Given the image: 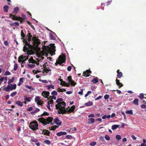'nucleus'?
Returning a JSON list of instances; mask_svg holds the SVG:
<instances>
[{
	"mask_svg": "<svg viewBox=\"0 0 146 146\" xmlns=\"http://www.w3.org/2000/svg\"><path fill=\"white\" fill-rule=\"evenodd\" d=\"M27 36L28 37V39H26L28 44L27 45H29L30 48H32L35 46V47H38L39 45L40 44V40L38 37L35 36H33L32 37L31 33H29L27 34Z\"/></svg>",
	"mask_w": 146,
	"mask_h": 146,
	"instance_id": "nucleus-1",
	"label": "nucleus"
},
{
	"mask_svg": "<svg viewBox=\"0 0 146 146\" xmlns=\"http://www.w3.org/2000/svg\"><path fill=\"white\" fill-rule=\"evenodd\" d=\"M63 99L62 98L58 99L56 101L58 104L55 105L56 109L58 110V113L59 114H65L67 111L65 106H66L65 102L62 101Z\"/></svg>",
	"mask_w": 146,
	"mask_h": 146,
	"instance_id": "nucleus-2",
	"label": "nucleus"
},
{
	"mask_svg": "<svg viewBox=\"0 0 146 146\" xmlns=\"http://www.w3.org/2000/svg\"><path fill=\"white\" fill-rule=\"evenodd\" d=\"M42 48L46 52L50 53L51 56L55 54V46H54V44H51L49 46L43 45Z\"/></svg>",
	"mask_w": 146,
	"mask_h": 146,
	"instance_id": "nucleus-3",
	"label": "nucleus"
},
{
	"mask_svg": "<svg viewBox=\"0 0 146 146\" xmlns=\"http://www.w3.org/2000/svg\"><path fill=\"white\" fill-rule=\"evenodd\" d=\"M53 118L50 117H48L46 119H44L43 117H40L38 119V121L40 123L43 124L44 126L46 125L47 124H49L50 123L51 125H52L54 124V123H52Z\"/></svg>",
	"mask_w": 146,
	"mask_h": 146,
	"instance_id": "nucleus-4",
	"label": "nucleus"
},
{
	"mask_svg": "<svg viewBox=\"0 0 146 146\" xmlns=\"http://www.w3.org/2000/svg\"><path fill=\"white\" fill-rule=\"evenodd\" d=\"M38 123L36 120L31 121L29 125V128L33 131L37 130L38 129Z\"/></svg>",
	"mask_w": 146,
	"mask_h": 146,
	"instance_id": "nucleus-5",
	"label": "nucleus"
},
{
	"mask_svg": "<svg viewBox=\"0 0 146 146\" xmlns=\"http://www.w3.org/2000/svg\"><path fill=\"white\" fill-rule=\"evenodd\" d=\"M9 17L13 20L19 21L21 24H22L23 23V20H22L21 17L16 16L15 15H13L12 13L9 14Z\"/></svg>",
	"mask_w": 146,
	"mask_h": 146,
	"instance_id": "nucleus-6",
	"label": "nucleus"
},
{
	"mask_svg": "<svg viewBox=\"0 0 146 146\" xmlns=\"http://www.w3.org/2000/svg\"><path fill=\"white\" fill-rule=\"evenodd\" d=\"M17 86L16 84H14L12 86H11L9 85L3 88V89L4 91H5L7 92H9L10 90L12 91L13 90H15Z\"/></svg>",
	"mask_w": 146,
	"mask_h": 146,
	"instance_id": "nucleus-7",
	"label": "nucleus"
},
{
	"mask_svg": "<svg viewBox=\"0 0 146 146\" xmlns=\"http://www.w3.org/2000/svg\"><path fill=\"white\" fill-rule=\"evenodd\" d=\"M23 47V50L24 52H25L26 51H29V49H38L40 50V47H35L34 46L32 48H30L29 45H25V44Z\"/></svg>",
	"mask_w": 146,
	"mask_h": 146,
	"instance_id": "nucleus-8",
	"label": "nucleus"
},
{
	"mask_svg": "<svg viewBox=\"0 0 146 146\" xmlns=\"http://www.w3.org/2000/svg\"><path fill=\"white\" fill-rule=\"evenodd\" d=\"M25 35L24 33L23 30L21 31V36L22 37L21 39L22 40L23 43L25 44V45H28V44L27 42V40L26 38H25Z\"/></svg>",
	"mask_w": 146,
	"mask_h": 146,
	"instance_id": "nucleus-9",
	"label": "nucleus"
},
{
	"mask_svg": "<svg viewBox=\"0 0 146 146\" xmlns=\"http://www.w3.org/2000/svg\"><path fill=\"white\" fill-rule=\"evenodd\" d=\"M66 60V58L64 57L62 55H60L58 57L59 64L61 65L62 64L64 63Z\"/></svg>",
	"mask_w": 146,
	"mask_h": 146,
	"instance_id": "nucleus-10",
	"label": "nucleus"
},
{
	"mask_svg": "<svg viewBox=\"0 0 146 146\" xmlns=\"http://www.w3.org/2000/svg\"><path fill=\"white\" fill-rule=\"evenodd\" d=\"M67 80L69 83L73 86H74L76 84V83L72 80L71 76H69L67 77Z\"/></svg>",
	"mask_w": 146,
	"mask_h": 146,
	"instance_id": "nucleus-11",
	"label": "nucleus"
},
{
	"mask_svg": "<svg viewBox=\"0 0 146 146\" xmlns=\"http://www.w3.org/2000/svg\"><path fill=\"white\" fill-rule=\"evenodd\" d=\"M91 73V71L90 70H87L83 72L82 76L85 77H88L90 75V74Z\"/></svg>",
	"mask_w": 146,
	"mask_h": 146,
	"instance_id": "nucleus-12",
	"label": "nucleus"
},
{
	"mask_svg": "<svg viewBox=\"0 0 146 146\" xmlns=\"http://www.w3.org/2000/svg\"><path fill=\"white\" fill-rule=\"evenodd\" d=\"M50 93L48 92L44 91L42 92V94L43 96L46 98H48V97L49 96Z\"/></svg>",
	"mask_w": 146,
	"mask_h": 146,
	"instance_id": "nucleus-13",
	"label": "nucleus"
},
{
	"mask_svg": "<svg viewBox=\"0 0 146 146\" xmlns=\"http://www.w3.org/2000/svg\"><path fill=\"white\" fill-rule=\"evenodd\" d=\"M75 106L74 105H73L71 107V108H69L68 110V111L67 110L68 108L66 109L67 111L66 112V113L67 112L69 113L73 112L74 111V110L75 109Z\"/></svg>",
	"mask_w": 146,
	"mask_h": 146,
	"instance_id": "nucleus-14",
	"label": "nucleus"
},
{
	"mask_svg": "<svg viewBox=\"0 0 146 146\" xmlns=\"http://www.w3.org/2000/svg\"><path fill=\"white\" fill-rule=\"evenodd\" d=\"M59 121L58 118L57 117L54 119V122L56 124L60 126L62 122L61 121L59 122Z\"/></svg>",
	"mask_w": 146,
	"mask_h": 146,
	"instance_id": "nucleus-15",
	"label": "nucleus"
},
{
	"mask_svg": "<svg viewBox=\"0 0 146 146\" xmlns=\"http://www.w3.org/2000/svg\"><path fill=\"white\" fill-rule=\"evenodd\" d=\"M116 84L119 88H120L123 86L122 83L119 82V80L117 79L116 80Z\"/></svg>",
	"mask_w": 146,
	"mask_h": 146,
	"instance_id": "nucleus-16",
	"label": "nucleus"
},
{
	"mask_svg": "<svg viewBox=\"0 0 146 146\" xmlns=\"http://www.w3.org/2000/svg\"><path fill=\"white\" fill-rule=\"evenodd\" d=\"M67 134V133L64 131H60L57 133L56 134V135L58 136H60L61 135H66Z\"/></svg>",
	"mask_w": 146,
	"mask_h": 146,
	"instance_id": "nucleus-17",
	"label": "nucleus"
},
{
	"mask_svg": "<svg viewBox=\"0 0 146 146\" xmlns=\"http://www.w3.org/2000/svg\"><path fill=\"white\" fill-rule=\"evenodd\" d=\"M119 70H118L117 71V78H120L122 76L123 74L121 72H119Z\"/></svg>",
	"mask_w": 146,
	"mask_h": 146,
	"instance_id": "nucleus-18",
	"label": "nucleus"
},
{
	"mask_svg": "<svg viewBox=\"0 0 146 146\" xmlns=\"http://www.w3.org/2000/svg\"><path fill=\"white\" fill-rule=\"evenodd\" d=\"M19 9L18 7H16L14 8V11H13V13L15 14H17L19 11Z\"/></svg>",
	"mask_w": 146,
	"mask_h": 146,
	"instance_id": "nucleus-19",
	"label": "nucleus"
},
{
	"mask_svg": "<svg viewBox=\"0 0 146 146\" xmlns=\"http://www.w3.org/2000/svg\"><path fill=\"white\" fill-rule=\"evenodd\" d=\"M44 132L43 134L48 136H50V132L48 130L44 129Z\"/></svg>",
	"mask_w": 146,
	"mask_h": 146,
	"instance_id": "nucleus-20",
	"label": "nucleus"
},
{
	"mask_svg": "<svg viewBox=\"0 0 146 146\" xmlns=\"http://www.w3.org/2000/svg\"><path fill=\"white\" fill-rule=\"evenodd\" d=\"M9 25L11 26H19V24L18 22H15L13 23H10Z\"/></svg>",
	"mask_w": 146,
	"mask_h": 146,
	"instance_id": "nucleus-21",
	"label": "nucleus"
},
{
	"mask_svg": "<svg viewBox=\"0 0 146 146\" xmlns=\"http://www.w3.org/2000/svg\"><path fill=\"white\" fill-rule=\"evenodd\" d=\"M88 123L89 124H92L94 122L95 119L94 118H91L88 119Z\"/></svg>",
	"mask_w": 146,
	"mask_h": 146,
	"instance_id": "nucleus-22",
	"label": "nucleus"
},
{
	"mask_svg": "<svg viewBox=\"0 0 146 146\" xmlns=\"http://www.w3.org/2000/svg\"><path fill=\"white\" fill-rule=\"evenodd\" d=\"M25 57V56H23V55H21L18 58V62H21L22 61V60L24 59Z\"/></svg>",
	"mask_w": 146,
	"mask_h": 146,
	"instance_id": "nucleus-23",
	"label": "nucleus"
},
{
	"mask_svg": "<svg viewBox=\"0 0 146 146\" xmlns=\"http://www.w3.org/2000/svg\"><path fill=\"white\" fill-rule=\"evenodd\" d=\"M4 11L5 13H7L8 12V10L9 9V7L7 5H5L3 7Z\"/></svg>",
	"mask_w": 146,
	"mask_h": 146,
	"instance_id": "nucleus-24",
	"label": "nucleus"
},
{
	"mask_svg": "<svg viewBox=\"0 0 146 146\" xmlns=\"http://www.w3.org/2000/svg\"><path fill=\"white\" fill-rule=\"evenodd\" d=\"M15 78L14 77L12 78L11 79H8L9 81L8 83L9 84H10L11 85H12V84H10L11 83L13 82Z\"/></svg>",
	"mask_w": 146,
	"mask_h": 146,
	"instance_id": "nucleus-25",
	"label": "nucleus"
},
{
	"mask_svg": "<svg viewBox=\"0 0 146 146\" xmlns=\"http://www.w3.org/2000/svg\"><path fill=\"white\" fill-rule=\"evenodd\" d=\"M119 127V125H114L112 126L111 129L112 130H115Z\"/></svg>",
	"mask_w": 146,
	"mask_h": 146,
	"instance_id": "nucleus-26",
	"label": "nucleus"
},
{
	"mask_svg": "<svg viewBox=\"0 0 146 146\" xmlns=\"http://www.w3.org/2000/svg\"><path fill=\"white\" fill-rule=\"evenodd\" d=\"M47 100H48V102H49V104H51V107H52V105H53L54 104V101L52 100H51L50 98H48Z\"/></svg>",
	"mask_w": 146,
	"mask_h": 146,
	"instance_id": "nucleus-27",
	"label": "nucleus"
},
{
	"mask_svg": "<svg viewBox=\"0 0 146 146\" xmlns=\"http://www.w3.org/2000/svg\"><path fill=\"white\" fill-rule=\"evenodd\" d=\"M45 87H46L48 88V90H50L51 88H52L53 89H54V86L52 85H50L48 86H46Z\"/></svg>",
	"mask_w": 146,
	"mask_h": 146,
	"instance_id": "nucleus-28",
	"label": "nucleus"
},
{
	"mask_svg": "<svg viewBox=\"0 0 146 146\" xmlns=\"http://www.w3.org/2000/svg\"><path fill=\"white\" fill-rule=\"evenodd\" d=\"M23 102H21L20 101H18L16 102V103L19 106L22 107L23 106Z\"/></svg>",
	"mask_w": 146,
	"mask_h": 146,
	"instance_id": "nucleus-29",
	"label": "nucleus"
},
{
	"mask_svg": "<svg viewBox=\"0 0 146 146\" xmlns=\"http://www.w3.org/2000/svg\"><path fill=\"white\" fill-rule=\"evenodd\" d=\"M98 78L96 77L95 78H94L92 80V82L94 84H96L98 82Z\"/></svg>",
	"mask_w": 146,
	"mask_h": 146,
	"instance_id": "nucleus-30",
	"label": "nucleus"
},
{
	"mask_svg": "<svg viewBox=\"0 0 146 146\" xmlns=\"http://www.w3.org/2000/svg\"><path fill=\"white\" fill-rule=\"evenodd\" d=\"M49 36L50 39L51 40H55L56 39V38L55 36H54V35L51 33L50 34Z\"/></svg>",
	"mask_w": 146,
	"mask_h": 146,
	"instance_id": "nucleus-31",
	"label": "nucleus"
},
{
	"mask_svg": "<svg viewBox=\"0 0 146 146\" xmlns=\"http://www.w3.org/2000/svg\"><path fill=\"white\" fill-rule=\"evenodd\" d=\"M139 100L137 98L135 99L133 101V103L135 105H138Z\"/></svg>",
	"mask_w": 146,
	"mask_h": 146,
	"instance_id": "nucleus-32",
	"label": "nucleus"
},
{
	"mask_svg": "<svg viewBox=\"0 0 146 146\" xmlns=\"http://www.w3.org/2000/svg\"><path fill=\"white\" fill-rule=\"evenodd\" d=\"M59 125H54L52 126L51 127V130H52L54 131L55 130V129H56L57 128H58L59 127Z\"/></svg>",
	"mask_w": 146,
	"mask_h": 146,
	"instance_id": "nucleus-33",
	"label": "nucleus"
},
{
	"mask_svg": "<svg viewBox=\"0 0 146 146\" xmlns=\"http://www.w3.org/2000/svg\"><path fill=\"white\" fill-rule=\"evenodd\" d=\"M93 105V103L92 102H88L86 103L85 105L87 106H90Z\"/></svg>",
	"mask_w": 146,
	"mask_h": 146,
	"instance_id": "nucleus-34",
	"label": "nucleus"
},
{
	"mask_svg": "<svg viewBox=\"0 0 146 146\" xmlns=\"http://www.w3.org/2000/svg\"><path fill=\"white\" fill-rule=\"evenodd\" d=\"M43 71L46 72H48L50 71H51L50 69H49V68H47L44 67V68Z\"/></svg>",
	"mask_w": 146,
	"mask_h": 146,
	"instance_id": "nucleus-35",
	"label": "nucleus"
},
{
	"mask_svg": "<svg viewBox=\"0 0 146 146\" xmlns=\"http://www.w3.org/2000/svg\"><path fill=\"white\" fill-rule=\"evenodd\" d=\"M125 113L126 114H129L131 115L133 114V111L131 110L126 111Z\"/></svg>",
	"mask_w": 146,
	"mask_h": 146,
	"instance_id": "nucleus-36",
	"label": "nucleus"
},
{
	"mask_svg": "<svg viewBox=\"0 0 146 146\" xmlns=\"http://www.w3.org/2000/svg\"><path fill=\"white\" fill-rule=\"evenodd\" d=\"M43 143H45L47 145H49L51 144V142L49 140H46L43 141Z\"/></svg>",
	"mask_w": 146,
	"mask_h": 146,
	"instance_id": "nucleus-37",
	"label": "nucleus"
},
{
	"mask_svg": "<svg viewBox=\"0 0 146 146\" xmlns=\"http://www.w3.org/2000/svg\"><path fill=\"white\" fill-rule=\"evenodd\" d=\"M24 100L27 101L28 102H30L31 101L30 98H28L26 96H24Z\"/></svg>",
	"mask_w": 146,
	"mask_h": 146,
	"instance_id": "nucleus-38",
	"label": "nucleus"
},
{
	"mask_svg": "<svg viewBox=\"0 0 146 146\" xmlns=\"http://www.w3.org/2000/svg\"><path fill=\"white\" fill-rule=\"evenodd\" d=\"M37 104L38 105H42L43 104V102L42 101V100H40L37 102Z\"/></svg>",
	"mask_w": 146,
	"mask_h": 146,
	"instance_id": "nucleus-39",
	"label": "nucleus"
},
{
	"mask_svg": "<svg viewBox=\"0 0 146 146\" xmlns=\"http://www.w3.org/2000/svg\"><path fill=\"white\" fill-rule=\"evenodd\" d=\"M49 115V113L46 111H44L43 113L40 115V116L42 117L43 116L48 115Z\"/></svg>",
	"mask_w": 146,
	"mask_h": 146,
	"instance_id": "nucleus-40",
	"label": "nucleus"
},
{
	"mask_svg": "<svg viewBox=\"0 0 146 146\" xmlns=\"http://www.w3.org/2000/svg\"><path fill=\"white\" fill-rule=\"evenodd\" d=\"M18 68V65L17 64H15L13 68V70L15 71H16Z\"/></svg>",
	"mask_w": 146,
	"mask_h": 146,
	"instance_id": "nucleus-41",
	"label": "nucleus"
},
{
	"mask_svg": "<svg viewBox=\"0 0 146 146\" xmlns=\"http://www.w3.org/2000/svg\"><path fill=\"white\" fill-rule=\"evenodd\" d=\"M34 60L32 57H31L30 58L29 60V63H32Z\"/></svg>",
	"mask_w": 146,
	"mask_h": 146,
	"instance_id": "nucleus-42",
	"label": "nucleus"
},
{
	"mask_svg": "<svg viewBox=\"0 0 146 146\" xmlns=\"http://www.w3.org/2000/svg\"><path fill=\"white\" fill-rule=\"evenodd\" d=\"M17 94V92H15L13 93H12L10 94V96L12 97H13L15 95H16Z\"/></svg>",
	"mask_w": 146,
	"mask_h": 146,
	"instance_id": "nucleus-43",
	"label": "nucleus"
},
{
	"mask_svg": "<svg viewBox=\"0 0 146 146\" xmlns=\"http://www.w3.org/2000/svg\"><path fill=\"white\" fill-rule=\"evenodd\" d=\"M105 138L107 141H109L110 139V138L109 136L107 135H105Z\"/></svg>",
	"mask_w": 146,
	"mask_h": 146,
	"instance_id": "nucleus-44",
	"label": "nucleus"
},
{
	"mask_svg": "<svg viewBox=\"0 0 146 146\" xmlns=\"http://www.w3.org/2000/svg\"><path fill=\"white\" fill-rule=\"evenodd\" d=\"M51 94L52 95L57 96L58 95V93L56 91L54 90L51 92Z\"/></svg>",
	"mask_w": 146,
	"mask_h": 146,
	"instance_id": "nucleus-45",
	"label": "nucleus"
},
{
	"mask_svg": "<svg viewBox=\"0 0 146 146\" xmlns=\"http://www.w3.org/2000/svg\"><path fill=\"white\" fill-rule=\"evenodd\" d=\"M22 16V20H23V21H24V19H26V16L24 14H22L21 15Z\"/></svg>",
	"mask_w": 146,
	"mask_h": 146,
	"instance_id": "nucleus-46",
	"label": "nucleus"
},
{
	"mask_svg": "<svg viewBox=\"0 0 146 146\" xmlns=\"http://www.w3.org/2000/svg\"><path fill=\"white\" fill-rule=\"evenodd\" d=\"M40 111V110L38 108H36V109L35 110L34 112H31V113L32 114H33L34 113L36 112H37L39 111Z\"/></svg>",
	"mask_w": 146,
	"mask_h": 146,
	"instance_id": "nucleus-47",
	"label": "nucleus"
},
{
	"mask_svg": "<svg viewBox=\"0 0 146 146\" xmlns=\"http://www.w3.org/2000/svg\"><path fill=\"white\" fill-rule=\"evenodd\" d=\"M116 139L118 140H120L121 139V135H117L116 136Z\"/></svg>",
	"mask_w": 146,
	"mask_h": 146,
	"instance_id": "nucleus-48",
	"label": "nucleus"
},
{
	"mask_svg": "<svg viewBox=\"0 0 146 146\" xmlns=\"http://www.w3.org/2000/svg\"><path fill=\"white\" fill-rule=\"evenodd\" d=\"M40 98L39 96H36L35 98V102H38V101H39V100H40Z\"/></svg>",
	"mask_w": 146,
	"mask_h": 146,
	"instance_id": "nucleus-49",
	"label": "nucleus"
},
{
	"mask_svg": "<svg viewBox=\"0 0 146 146\" xmlns=\"http://www.w3.org/2000/svg\"><path fill=\"white\" fill-rule=\"evenodd\" d=\"M139 97L141 99H143L144 98V94L143 93L140 94Z\"/></svg>",
	"mask_w": 146,
	"mask_h": 146,
	"instance_id": "nucleus-50",
	"label": "nucleus"
},
{
	"mask_svg": "<svg viewBox=\"0 0 146 146\" xmlns=\"http://www.w3.org/2000/svg\"><path fill=\"white\" fill-rule=\"evenodd\" d=\"M96 142H92L90 143V145L92 146H94L96 144Z\"/></svg>",
	"mask_w": 146,
	"mask_h": 146,
	"instance_id": "nucleus-51",
	"label": "nucleus"
},
{
	"mask_svg": "<svg viewBox=\"0 0 146 146\" xmlns=\"http://www.w3.org/2000/svg\"><path fill=\"white\" fill-rule=\"evenodd\" d=\"M28 66L30 68H33L35 66V65L34 64H28Z\"/></svg>",
	"mask_w": 146,
	"mask_h": 146,
	"instance_id": "nucleus-52",
	"label": "nucleus"
},
{
	"mask_svg": "<svg viewBox=\"0 0 146 146\" xmlns=\"http://www.w3.org/2000/svg\"><path fill=\"white\" fill-rule=\"evenodd\" d=\"M66 137L67 139H71L72 138V136L70 135H66Z\"/></svg>",
	"mask_w": 146,
	"mask_h": 146,
	"instance_id": "nucleus-53",
	"label": "nucleus"
},
{
	"mask_svg": "<svg viewBox=\"0 0 146 146\" xmlns=\"http://www.w3.org/2000/svg\"><path fill=\"white\" fill-rule=\"evenodd\" d=\"M39 133L40 134H43L44 132V129H40L39 130Z\"/></svg>",
	"mask_w": 146,
	"mask_h": 146,
	"instance_id": "nucleus-54",
	"label": "nucleus"
},
{
	"mask_svg": "<svg viewBox=\"0 0 146 146\" xmlns=\"http://www.w3.org/2000/svg\"><path fill=\"white\" fill-rule=\"evenodd\" d=\"M11 74V73L8 71H6L5 74V75H9Z\"/></svg>",
	"mask_w": 146,
	"mask_h": 146,
	"instance_id": "nucleus-55",
	"label": "nucleus"
},
{
	"mask_svg": "<svg viewBox=\"0 0 146 146\" xmlns=\"http://www.w3.org/2000/svg\"><path fill=\"white\" fill-rule=\"evenodd\" d=\"M50 99H51V100L54 99V100H55L56 99V97L54 95H53L52 96H50Z\"/></svg>",
	"mask_w": 146,
	"mask_h": 146,
	"instance_id": "nucleus-56",
	"label": "nucleus"
},
{
	"mask_svg": "<svg viewBox=\"0 0 146 146\" xmlns=\"http://www.w3.org/2000/svg\"><path fill=\"white\" fill-rule=\"evenodd\" d=\"M24 79V78H20V79H19V82H21V84H22V83L23 82V80Z\"/></svg>",
	"mask_w": 146,
	"mask_h": 146,
	"instance_id": "nucleus-57",
	"label": "nucleus"
},
{
	"mask_svg": "<svg viewBox=\"0 0 146 146\" xmlns=\"http://www.w3.org/2000/svg\"><path fill=\"white\" fill-rule=\"evenodd\" d=\"M32 64H36L37 65H38L39 64V63L36 61L35 60H34Z\"/></svg>",
	"mask_w": 146,
	"mask_h": 146,
	"instance_id": "nucleus-58",
	"label": "nucleus"
},
{
	"mask_svg": "<svg viewBox=\"0 0 146 146\" xmlns=\"http://www.w3.org/2000/svg\"><path fill=\"white\" fill-rule=\"evenodd\" d=\"M63 83L64 84V86H66L67 87H69V85L68 83H66L65 82H63Z\"/></svg>",
	"mask_w": 146,
	"mask_h": 146,
	"instance_id": "nucleus-59",
	"label": "nucleus"
},
{
	"mask_svg": "<svg viewBox=\"0 0 146 146\" xmlns=\"http://www.w3.org/2000/svg\"><path fill=\"white\" fill-rule=\"evenodd\" d=\"M109 97V95H108V94H106L104 96V98L105 100H107V99H108Z\"/></svg>",
	"mask_w": 146,
	"mask_h": 146,
	"instance_id": "nucleus-60",
	"label": "nucleus"
},
{
	"mask_svg": "<svg viewBox=\"0 0 146 146\" xmlns=\"http://www.w3.org/2000/svg\"><path fill=\"white\" fill-rule=\"evenodd\" d=\"M46 107L50 111V110L51 109L50 108V104L49 102H47V105L46 106Z\"/></svg>",
	"mask_w": 146,
	"mask_h": 146,
	"instance_id": "nucleus-61",
	"label": "nucleus"
},
{
	"mask_svg": "<svg viewBox=\"0 0 146 146\" xmlns=\"http://www.w3.org/2000/svg\"><path fill=\"white\" fill-rule=\"evenodd\" d=\"M72 68V67L71 66H68L67 69L68 71H71Z\"/></svg>",
	"mask_w": 146,
	"mask_h": 146,
	"instance_id": "nucleus-62",
	"label": "nucleus"
},
{
	"mask_svg": "<svg viewBox=\"0 0 146 146\" xmlns=\"http://www.w3.org/2000/svg\"><path fill=\"white\" fill-rule=\"evenodd\" d=\"M102 96H99L98 97L96 98L95 99V100H97L99 99H101L102 98Z\"/></svg>",
	"mask_w": 146,
	"mask_h": 146,
	"instance_id": "nucleus-63",
	"label": "nucleus"
},
{
	"mask_svg": "<svg viewBox=\"0 0 146 146\" xmlns=\"http://www.w3.org/2000/svg\"><path fill=\"white\" fill-rule=\"evenodd\" d=\"M33 109V108L31 107L27 109V111H30L32 110Z\"/></svg>",
	"mask_w": 146,
	"mask_h": 146,
	"instance_id": "nucleus-64",
	"label": "nucleus"
}]
</instances>
